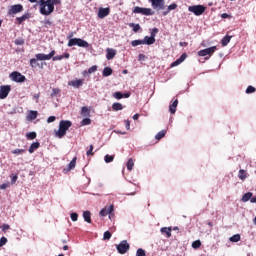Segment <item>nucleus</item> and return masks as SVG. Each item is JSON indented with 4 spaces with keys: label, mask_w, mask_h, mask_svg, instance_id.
I'll return each mask as SVG.
<instances>
[{
    "label": "nucleus",
    "mask_w": 256,
    "mask_h": 256,
    "mask_svg": "<svg viewBox=\"0 0 256 256\" xmlns=\"http://www.w3.org/2000/svg\"><path fill=\"white\" fill-rule=\"evenodd\" d=\"M61 3V0H40L38 2V5H40V13L41 15H44L48 17V15H51L53 11H55V5H59Z\"/></svg>",
    "instance_id": "nucleus-1"
},
{
    "label": "nucleus",
    "mask_w": 256,
    "mask_h": 256,
    "mask_svg": "<svg viewBox=\"0 0 256 256\" xmlns=\"http://www.w3.org/2000/svg\"><path fill=\"white\" fill-rule=\"evenodd\" d=\"M73 125L70 120H61L59 122V129L55 132L58 139H63L64 135H67V130Z\"/></svg>",
    "instance_id": "nucleus-2"
},
{
    "label": "nucleus",
    "mask_w": 256,
    "mask_h": 256,
    "mask_svg": "<svg viewBox=\"0 0 256 256\" xmlns=\"http://www.w3.org/2000/svg\"><path fill=\"white\" fill-rule=\"evenodd\" d=\"M83 47L84 49H87L89 47V42L85 41L81 38H71L68 41V47Z\"/></svg>",
    "instance_id": "nucleus-3"
},
{
    "label": "nucleus",
    "mask_w": 256,
    "mask_h": 256,
    "mask_svg": "<svg viewBox=\"0 0 256 256\" xmlns=\"http://www.w3.org/2000/svg\"><path fill=\"white\" fill-rule=\"evenodd\" d=\"M206 10L207 7H205L204 5H193L188 7V11L196 15V17H200V15H203Z\"/></svg>",
    "instance_id": "nucleus-4"
},
{
    "label": "nucleus",
    "mask_w": 256,
    "mask_h": 256,
    "mask_svg": "<svg viewBox=\"0 0 256 256\" xmlns=\"http://www.w3.org/2000/svg\"><path fill=\"white\" fill-rule=\"evenodd\" d=\"M149 3L154 11H164L165 9V0H149Z\"/></svg>",
    "instance_id": "nucleus-5"
},
{
    "label": "nucleus",
    "mask_w": 256,
    "mask_h": 256,
    "mask_svg": "<svg viewBox=\"0 0 256 256\" xmlns=\"http://www.w3.org/2000/svg\"><path fill=\"white\" fill-rule=\"evenodd\" d=\"M116 249L120 255H125L130 249V245L127 243V240H122L117 246Z\"/></svg>",
    "instance_id": "nucleus-6"
},
{
    "label": "nucleus",
    "mask_w": 256,
    "mask_h": 256,
    "mask_svg": "<svg viewBox=\"0 0 256 256\" xmlns=\"http://www.w3.org/2000/svg\"><path fill=\"white\" fill-rule=\"evenodd\" d=\"M133 13H138L140 15H155V12L151 8H141L139 6L134 7Z\"/></svg>",
    "instance_id": "nucleus-7"
},
{
    "label": "nucleus",
    "mask_w": 256,
    "mask_h": 256,
    "mask_svg": "<svg viewBox=\"0 0 256 256\" xmlns=\"http://www.w3.org/2000/svg\"><path fill=\"white\" fill-rule=\"evenodd\" d=\"M215 51H217V46H212L203 50L198 51V56L199 57H211V55H213V53H215Z\"/></svg>",
    "instance_id": "nucleus-8"
},
{
    "label": "nucleus",
    "mask_w": 256,
    "mask_h": 256,
    "mask_svg": "<svg viewBox=\"0 0 256 256\" xmlns=\"http://www.w3.org/2000/svg\"><path fill=\"white\" fill-rule=\"evenodd\" d=\"M55 57V50H52L49 54L39 53L36 54V59L38 61H49Z\"/></svg>",
    "instance_id": "nucleus-9"
},
{
    "label": "nucleus",
    "mask_w": 256,
    "mask_h": 256,
    "mask_svg": "<svg viewBox=\"0 0 256 256\" xmlns=\"http://www.w3.org/2000/svg\"><path fill=\"white\" fill-rule=\"evenodd\" d=\"M10 79L15 83H25L26 78L19 72H12L10 74Z\"/></svg>",
    "instance_id": "nucleus-10"
},
{
    "label": "nucleus",
    "mask_w": 256,
    "mask_h": 256,
    "mask_svg": "<svg viewBox=\"0 0 256 256\" xmlns=\"http://www.w3.org/2000/svg\"><path fill=\"white\" fill-rule=\"evenodd\" d=\"M115 211V206L113 204H110L109 206H106L102 208L99 212L100 217H107V215H110Z\"/></svg>",
    "instance_id": "nucleus-11"
},
{
    "label": "nucleus",
    "mask_w": 256,
    "mask_h": 256,
    "mask_svg": "<svg viewBox=\"0 0 256 256\" xmlns=\"http://www.w3.org/2000/svg\"><path fill=\"white\" fill-rule=\"evenodd\" d=\"M9 93H11L10 85H4L0 87V99H7Z\"/></svg>",
    "instance_id": "nucleus-12"
},
{
    "label": "nucleus",
    "mask_w": 256,
    "mask_h": 256,
    "mask_svg": "<svg viewBox=\"0 0 256 256\" xmlns=\"http://www.w3.org/2000/svg\"><path fill=\"white\" fill-rule=\"evenodd\" d=\"M21 11H23V5L21 4L12 5L8 10V15H17V13H21Z\"/></svg>",
    "instance_id": "nucleus-13"
},
{
    "label": "nucleus",
    "mask_w": 256,
    "mask_h": 256,
    "mask_svg": "<svg viewBox=\"0 0 256 256\" xmlns=\"http://www.w3.org/2000/svg\"><path fill=\"white\" fill-rule=\"evenodd\" d=\"M76 165H77V157H74L68 164L67 168L63 169V173H69V171H73Z\"/></svg>",
    "instance_id": "nucleus-14"
},
{
    "label": "nucleus",
    "mask_w": 256,
    "mask_h": 256,
    "mask_svg": "<svg viewBox=\"0 0 256 256\" xmlns=\"http://www.w3.org/2000/svg\"><path fill=\"white\" fill-rule=\"evenodd\" d=\"M109 13H111L110 8H99L98 17H99V19H105V17H107L109 15Z\"/></svg>",
    "instance_id": "nucleus-15"
},
{
    "label": "nucleus",
    "mask_w": 256,
    "mask_h": 256,
    "mask_svg": "<svg viewBox=\"0 0 256 256\" xmlns=\"http://www.w3.org/2000/svg\"><path fill=\"white\" fill-rule=\"evenodd\" d=\"M106 53H107L106 55L107 60L111 61V59H113L115 55H117V50L113 48H107Z\"/></svg>",
    "instance_id": "nucleus-16"
},
{
    "label": "nucleus",
    "mask_w": 256,
    "mask_h": 256,
    "mask_svg": "<svg viewBox=\"0 0 256 256\" xmlns=\"http://www.w3.org/2000/svg\"><path fill=\"white\" fill-rule=\"evenodd\" d=\"M68 85H70L71 87H74L75 89H79V87H81L83 85V80H81V79L72 80V81L68 82Z\"/></svg>",
    "instance_id": "nucleus-17"
},
{
    "label": "nucleus",
    "mask_w": 256,
    "mask_h": 256,
    "mask_svg": "<svg viewBox=\"0 0 256 256\" xmlns=\"http://www.w3.org/2000/svg\"><path fill=\"white\" fill-rule=\"evenodd\" d=\"M80 115L82 117H91V109H89L87 106H83L81 108Z\"/></svg>",
    "instance_id": "nucleus-18"
},
{
    "label": "nucleus",
    "mask_w": 256,
    "mask_h": 256,
    "mask_svg": "<svg viewBox=\"0 0 256 256\" xmlns=\"http://www.w3.org/2000/svg\"><path fill=\"white\" fill-rule=\"evenodd\" d=\"M175 9H177V4L176 3L170 4L167 7V9L163 12V16L166 17V15H169V13H171V11H175Z\"/></svg>",
    "instance_id": "nucleus-19"
},
{
    "label": "nucleus",
    "mask_w": 256,
    "mask_h": 256,
    "mask_svg": "<svg viewBox=\"0 0 256 256\" xmlns=\"http://www.w3.org/2000/svg\"><path fill=\"white\" fill-rule=\"evenodd\" d=\"M142 42L144 45H153L155 43V38L152 36H145Z\"/></svg>",
    "instance_id": "nucleus-20"
},
{
    "label": "nucleus",
    "mask_w": 256,
    "mask_h": 256,
    "mask_svg": "<svg viewBox=\"0 0 256 256\" xmlns=\"http://www.w3.org/2000/svg\"><path fill=\"white\" fill-rule=\"evenodd\" d=\"M177 105H179V101L176 99L170 106H169V111L172 115L176 113L177 111Z\"/></svg>",
    "instance_id": "nucleus-21"
},
{
    "label": "nucleus",
    "mask_w": 256,
    "mask_h": 256,
    "mask_svg": "<svg viewBox=\"0 0 256 256\" xmlns=\"http://www.w3.org/2000/svg\"><path fill=\"white\" fill-rule=\"evenodd\" d=\"M103 77H111L113 75V69L111 67H105L102 72Z\"/></svg>",
    "instance_id": "nucleus-22"
},
{
    "label": "nucleus",
    "mask_w": 256,
    "mask_h": 256,
    "mask_svg": "<svg viewBox=\"0 0 256 256\" xmlns=\"http://www.w3.org/2000/svg\"><path fill=\"white\" fill-rule=\"evenodd\" d=\"M171 231H173V229L171 227H163L160 229V232L165 233V235L168 239H169V237H171Z\"/></svg>",
    "instance_id": "nucleus-23"
},
{
    "label": "nucleus",
    "mask_w": 256,
    "mask_h": 256,
    "mask_svg": "<svg viewBox=\"0 0 256 256\" xmlns=\"http://www.w3.org/2000/svg\"><path fill=\"white\" fill-rule=\"evenodd\" d=\"M34 119H37V111L30 110L27 115V120L34 121Z\"/></svg>",
    "instance_id": "nucleus-24"
},
{
    "label": "nucleus",
    "mask_w": 256,
    "mask_h": 256,
    "mask_svg": "<svg viewBox=\"0 0 256 256\" xmlns=\"http://www.w3.org/2000/svg\"><path fill=\"white\" fill-rule=\"evenodd\" d=\"M232 36H225L222 38L221 43L222 47H227L231 43Z\"/></svg>",
    "instance_id": "nucleus-25"
},
{
    "label": "nucleus",
    "mask_w": 256,
    "mask_h": 256,
    "mask_svg": "<svg viewBox=\"0 0 256 256\" xmlns=\"http://www.w3.org/2000/svg\"><path fill=\"white\" fill-rule=\"evenodd\" d=\"M251 197H253V193L247 192V193H245V194L242 196L241 201H242L243 203H247V201H251Z\"/></svg>",
    "instance_id": "nucleus-26"
},
{
    "label": "nucleus",
    "mask_w": 256,
    "mask_h": 256,
    "mask_svg": "<svg viewBox=\"0 0 256 256\" xmlns=\"http://www.w3.org/2000/svg\"><path fill=\"white\" fill-rule=\"evenodd\" d=\"M40 145L41 144H39V142L32 143L28 149L29 153H35L36 149L40 147Z\"/></svg>",
    "instance_id": "nucleus-27"
},
{
    "label": "nucleus",
    "mask_w": 256,
    "mask_h": 256,
    "mask_svg": "<svg viewBox=\"0 0 256 256\" xmlns=\"http://www.w3.org/2000/svg\"><path fill=\"white\" fill-rule=\"evenodd\" d=\"M83 219L86 221V223H91V212L90 211H84L83 212Z\"/></svg>",
    "instance_id": "nucleus-28"
},
{
    "label": "nucleus",
    "mask_w": 256,
    "mask_h": 256,
    "mask_svg": "<svg viewBox=\"0 0 256 256\" xmlns=\"http://www.w3.org/2000/svg\"><path fill=\"white\" fill-rule=\"evenodd\" d=\"M238 177L239 179H241V181H245V179H247V171L240 169L238 173Z\"/></svg>",
    "instance_id": "nucleus-29"
},
{
    "label": "nucleus",
    "mask_w": 256,
    "mask_h": 256,
    "mask_svg": "<svg viewBox=\"0 0 256 256\" xmlns=\"http://www.w3.org/2000/svg\"><path fill=\"white\" fill-rule=\"evenodd\" d=\"M112 109L113 111H123V104L116 102L112 104Z\"/></svg>",
    "instance_id": "nucleus-30"
},
{
    "label": "nucleus",
    "mask_w": 256,
    "mask_h": 256,
    "mask_svg": "<svg viewBox=\"0 0 256 256\" xmlns=\"http://www.w3.org/2000/svg\"><path fill=\"white\" fill-rule=\"evenodd\" d=\"M229 241H231V243H239V241H241V235L235 234L229 238Z\"/></svg>",
    "instance_id": "nucleus-31"
},
{
    "label": "nucleus",
    "mask_w": 256,
    "mask_h": 256,
    "mask_svg": "<svg viewBox=\"0 0 256 256\" xmlns=\"http://www.w3.org/2000/svg\"><path fill=\"white\" fill-rule=\"evenodd\" d=\"M133 167H135V161H133V158H130L127 162L128 171H133Z\"/></svg>",
    "instance_id": "nucleus-32"
},
{
    "label": "nucleus",
    "mask_w": 256,
    "mask_h": 256,
    "mask_svg": "<svg viewBox=\"0 0 256 256\" xmlns=\"http://www.w3.org/2000/svg\"><path fill=\"white\" fill-rule=\"evenodd\" d=\"M114 159H115V156L113 155L107 154L104 156L105 163H113Z\"/></svg>",
    "instance_id": "nucleus-33"
},
{
    "label": "nucleus",
    "mask_w": 256,
    "mask_h": 256,
    "mask_svg": "<svg viewBox=\"0 0 256 256\" xmlns=\"http://www.w3.org/2000/svg\"><path fill=\"white\" fill-rule=\"evenodd\" d=\"M25 149H19V148H16L14 150L11 151L12 155H23V153H25Z\"/></svg>",
    "instance_id": "nucleus-34"
},
{
    "label": "nucleus",
    "mask_w": 256,
    "mask_h": 256,
    "mask_svg": "<svg viewBox=\"0 0 256 256\" xmlns=\"http://www.w3.org/2000/svg\"><path fill=\"white\" fill-rule=\"evenodd\" d=\"M165 130H161L160 132H158L156 135H155V139L157 141H160V139H163V137H165Z\"/></svg>",
    "instance_id": "nucleus-35"
},
{
    "label": "nucleus",
    "mask_w": 256,
    "mask_h": 256,
    "mask_svg": "<svg viewBox=\"0 0 256 256\" xmlns=\"http://www.w3.org/2000/svg\"><path fill=\"white\" fill-rule=\"evenodd\" d=\"M30 15L29 14H24L21 17L17 18V21L19 24L23 23V21H27L29 19Z\"/></svg>",
    "instance_id": "nucleus-36"
},
{
    "label": "nucleus",
    "mask_w": 256,
    "mask_h": 256,
    "mask_svg": "<svg viewBox=\"0 0 256 256\" xmlns=\"http://www.w3.org/2000/svg\"><path fill=\"white\" fill-rule=\"evenodd\" d=\"M129 27L133 28L134 33H137L141 29V25L135 23H130Z\"/></svg>",
    "instance_id": "nucleus-37"
},
{
    "label": "nucleus",
    "mask_w": 256,
    "mask_h": 256,
    "mask_svg": "<svg viewBox=\"0 0 256 256\" xmlns=\"http://www.w3.org/2000/svg\"><path fill=\"white\" fill-rule=\"evenodd\" d=\"M199 247H201V240H195L194 242H192L193 249H199Z\"/></svg>",
    "instance_id": "nucleus-38"
},
{
    "label": "nucleus",
    "mask_w": 256,
    "mask_h": 256,
    "mask_svg": "<svg viewBox=\"0 0 256 256\" xmlns=\"http://www.w3.org/2000/svg\"><path fill=\"white\" fill-rule=\"evenodd\" d=\"M132 47H138V45H144L143 40H133L131 42Z\"/></svg>",
    "instance_id": "nucleus-39"
},
{
    "label": "nucleus",
    "mask_w": 256,
    "mask_h": 256,
    "mask_svg": "<svg viewBox=\"0 0 256 256\" xmlns=\"http://www.w3.org/2000/svg\"><path fill=\"white\" fill-rule=\"evenodd\" d=\"M26 137H27V139H30V140L36 139L37 133L29 132V133L26 134Z\"/></svg>",
    "instance_id": "nucleus-40"
},
{
    "label": "nucleus",
    "mask_w": 256,
    "mask_h": 256,
    "mask_svg": "<svg viewBox=\"0 0 256 256\" xmlns=\"http://www.w3.org/2000/svg\"><path fill=\"white\" fill-rule=\"evenodd\" d=\"M81 125H82V126L91 125V120L89 119V117L84 118V119L81 121Z\"/></svg>",
    "instance_id": "nucleus-41"
},
{
    "label": "nucleus",
    "mask_w": 256,
    "mask_h": 256,
    "mask_svg": "<svg viewBox=\"0 0 256 256\" xmlns=\"http://www.w3.org/2000/svg\"><path fill=\"white\" fill-rule=\"evenodd\" d=\"M103 239L104 241H109V239H111V232L109 231L104 232Z\"/></svg>",
    "instance_id": "nucleus-42"
},
{
    "label": "nucleus",
    "mask_w": 256,
    "mask_h": 256,
    "mask_svg": "<svg viewBox=\"0 0 256 256\" xmlns=\"http://www.w3.org/2000/svg\"><path fill=\"white\" fill-rule=\"evenodd\" d=\"M113 97H114V99H123V93H121V92H115L114 94H113Z\"/></svg>",
    "instance_id": "nucleus-43"
},
{
    "label": "nucleus",
    "mask_w": 256,
    "mask_h": 256,
    "mask_svg": "<svg viewBox=\"0 0 256 256\" xmlns=\"http://www.w3.org/2000/svg\"><path fill=\"white\" fill-rule=\"evenodd\" d=\"M70 218H71L72 221L75 222V221H77V219H79V214L73 212V213L70 214Z\"/></svg>",
    "instance_id": "nucleus-44"
},
{
    "label": "nucleus",
    "mask_w": 256,
    "mask_h": 256,
    "mask_svg": "<svg viewBox=\"0 0 256 256\" xmlns=\"http://www.w3.org/2000/svg\"><path fill=\"white\" fill-rule=\"evenodd\" d=\"M136 256H146L145 250H143L142 248L138 249L136 251Z\"/></svg>",
    "instance_id": "nucleus-45"
},
{
    "label": "nucleus",
    "mask_w": 256,
    "mask_h": 256,
    "mask_svg": "<svg viewBox=\"0 0 256 256\" xmlns=\"http://www.w3.org/2000/svg\"><path fill=\"white\" fill-rule=\"evenodd\" d=\"M256 89L253 86H248L246 89V93L250 94V93H255Z\"/></svg>",
    "instance_id": "nucleus-46"
},
{
    "label": "nucleus",
    "mask_w": 256,
    "mask_h": 256,
    "mask_svg": "<svg viewBox=\"0 0 256 256\" xmlns=\"http://www.w3.org/2000/svg\"><path fill=\"white\" fill-rule=\"evenodd\" d=\"M37 58L30 59V66L31 67H37Z\"/></svg>",
    "instance_id": "nucleus-47"
},
{
    "label": "nucleus",
    "mask_w": 256,
    "mask_h": 256,
    "mask_svg": "<svg viewBox=\"0 0 256 256\" xmlns=\"http://www.w3.org/2000/svg\"><path fill=\"white\" fill-rule=\"evenodd\" d=\"M157 33H159V29L153 28L150 37H153V39H155Z\"/></svg>",
    "instance_id": "nucleus-48"
},
{
    "label": "nucleus",
    "mask_w": 256,
    "mask_h": 256,
    "mask_svg": "<svg viewBox=\"0 0 256 256\" xmlns=\"http://www.w3.org/2000/svg\"><path fill=\"white\" fill-rule=\"evenodd\" d=\"M4 245H7V238L6 237H2L0 239V247H3Z\"/></svg>",
    "instance_id": "nucleus-49"
},
{
    "label": "nucleus",
    "mask_w": 256,
    "mask_h": 256,
    "mask_svg": "<svg viewBox=\"0 0 256 256\" xmlns=\"http://www.w3.org/2000/svg\"><path fill=\"white\" fill-rule=\"evenodd\" d=\"M95 71H97V66L94 65V66H91L89 69H88V73L91 75V73H95Z\"/></svg>",
    "instance_id": "nucleus-50"
},
{
    "label": "nucleus",
    "mask_w": 256,
    "mask_h": 256,
    "mask_svg": "<svg viewBox=\"0 0 256 256\" xmlns=\"http://www.w3.org/2000/svg\"><path fill=\"white\" fill-rule=\"evenodd\" d=\"M63 55H57L52 57V61H62Z\"/></svg>",
    "instance_id": "nucleus-51"
},
{
    "label": "nucleus",
    "mask_w": 256,
    "mask_h": 256,
    "mask_svg": "<svg viewBox=\"0 0 256 256\" xmlns=\"http://www.w3.org/2000/svg\"><path fill=\"white\" fill-rule=\"evenodd\" d=\"M15 45H25V40L24 39H16Z\"/></svg>",
    "instance_id": "nucleus-52"
},
{
    "label": "nucleus",
    "mask_w": 256,
    "mask_h": 256,
    "mask_svg": "<svg viewBox=\"0 0 256 256\" xmlns=\"http://www.w3.org/2000/svg\"><path fill=\"white\" fill-rule=\"evenodd\" d=\"M0 228L2 231L5 232L8 231V229H11V226H9V224H3Z\"/></svg>",
    "instance_id": "nucleus-53"
},
{
    "label": "nucleus",
    "mask_w": 256,
    "mask_h": 256,
    "mask_svg": "<svg viewBox=\"0 0 256 256\" xmlns=\"http://www.w3.org/2000/svg\"><path fill=\"white\" fill-rule=\"evenodd\" d=\"M182 62H180L179 59H177L176 61H174L172 64H171V67H177L179 65H181Z\"/></svg>",
    "instance_id": "nucleus-54"
},
{
    "label": "nucleus",
    "mask_w": 256,
    "mask_h": 256,
    "mask_svg": "<svg viewBox=\"0 0 256 256\" xmlns=\"http://www.w3.org/2000/svg\"><path fill=\"white\" fill-rule=\"evenodd\" d=\"M178 59L181 63H183V61H185V59H187V54L186 53L182 54Z\"/></svg>",
    "instance_id": "nucleus-55"
},
{
    "label": "nucleus",
    "mask_w": 256,
    "mask_h": 256,
    "mask_svg": "<svg viewBox=\"0 0 256 256\" xmlns=\"http://www.w3.org/2000/svg\"><path fill=\"white\" fill-rule=\"evenodd\" d=\"M58 93H59V89L54 88V89L52 90L51 97H55V95H58Z\"/></svg>",
    "instance_id": "nucleus-56"
},
{
    "label": "nucleus",
    "mask_w": 256,
    "mask_h": 256,
    "mask_svg": "<svg viewBox=\"0 0 256 256\" xmlns=\"http://www.w3.org/2000/svg\"><path fill=\"white\" fill-rule=\"evenodd\" d=\"M17 179H18L17 175L12 176V178H11V184H12V185H15V183H17Z\"/></svg>",
    "instance_id": "nucleus-57"
},
{
    "label": "nucleus",
    "mask_w": 256,
    "mask_h": 256,
    "mask_svg": "<svg viewBox=\"0 0 256 256\" xmlns=\"http://www.w3.org/2000/svg\"><path fill=\"white\" fill-rule=\"evenodd\" d=\"M86 155H87V156L93 155V145H90V148H89V150L86 152Z\"/></svg>",
    "instance_id": "nucleus-58"
},
{
    "label": "nucleus",
    "mask_w": 256,
    "mask_h": 256,
    "mask_svg": "<svg viewBox=\"0 0 256 256\" xmlns=\"http://www.w3.org/2000/svg\"><path fill=\"white\" fill-rule=\"evenodd\" d=\"M55 116H50V117H48V119H47V123H53V122H55Z\"/></svg>",
    "instance_id": "nucleus-59"
},
{
    "label": "nucleus",
    "mask_w": 256,
    "mask_h": 256,
    "mask_svg": "<svg viewBox=\"0 0 256 256\" xmlns=\"http://www.w3.org/2000/svg\"><path fill=\"white\" fill-rule=\"evenodd\" d=\"M126 129L129 131L131 129V122L129 120H125Z\"/></svg>",
    "instance_id": "nucleus-60"
},
{
    "label": "nucleus",
    "mask_w": 256,
    "mask_h": 256,
    "mask_svg": "<svg viewBox=\"0 0 256 256\" xmlns=\"http://www.w3.org/2000/svg\"><path fill=\"white\" fill-rule=\"evenodd\" d=\"M7 187H9V183H4V184L0 185V189H2V190L7 189Z\"/></svg>",
    "instance_id": "nucleus-61"
},
{
    "label": "nucleus",
    "mask_w": 256,
    "mask_h": 256,
    "mask_svg": "<svg viewBox=\"0 0 256 256\" xmlns=\"http://www.w3.org/2000/svg\"><path fill=\"white\" fill-rule=\"evenodd\" d=\"M39 97H40L39 94H34L33 95V99H34V101H36V103H39Z\"/></svg>",
    "instance_id": "nucleus-62"
},
{
    "label": "nucleus",
    "mask_w": 256,
    "mask_h": 256,
    "mask_svg": "<svg viewBox=\"0 0 256 256\" xmlns=\"http://www.w3.org/2000/svg\"><path fill=\"white\" fill-rule=\"evenodd\" d=\"M138 60L145 61V55L144 54H139Z\"/></svg>",
    "instance_id": "nucleus-63"
},
{
    "label": "nucleus",
    "mask_w": 256,
    "mask_h": 256,
    "mask_svg": "<svg viewBox=\"0 0 256 256\" xmlns=\"http://www.w3.org/2000/svg\"><path fill=\"white\" fill-rule=\"evenodd\" d=\"M250 203H256V196L250 198Z\"/></svg>",
    "instance_id": "nucleus-64"
}]
</instances>
